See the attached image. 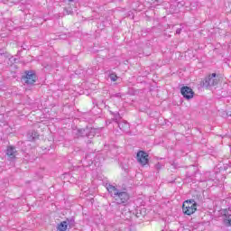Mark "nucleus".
I'll return each mask as SVG.
<instances>
[{
  "label": "nucleus",
  "instance_id": "nucleus-20",
  "mask_svg": "<svg viewBox=\"0 0 231 231\" xmlns=\"http://www.w3.org/2000/svg\"><path fill=\"white\" fill-rule=\"evenodd\" d=\"M156 3H163V0H155Z\"/></svg>",
  "mask_w": 231,
  "mask_h": 231
},
{
  "label": "nucleus",
  "instance_id": "nucleus-3",
  "mask_svg": "<svg viewBox=\"0 0 231 231\" xmlns=\"http://www.w3.org/2000/svg\"><path fill=\"white\" fill-rule=\"evenodd\" d=\"M74 138H80L87 136L88 138H93L95 136L96 132L94 128H78L73 130Z\"/></svg>",
  "mask_w": 231,
  "mask_h": 231
},
{
  "label": "nucleus",
  "instance_id": "nucleus-17",
  "mask_svg": "<svg viewBox=\"0 0 231 231\" xmlns=\"http://www.w3.org/2000/svg\"><path fill=\"white\" fill-rule=\"evenodd\" d=\"M173 8H174V5H171V14H176V12H178L177 8H175V9H173Z\"/></svg>",
  "mask_w": 231,
  "mask_h": 231
},
{
  "label": "nucleus",
  "instance_id": "nucleus-14",
  "mask_svg": "<svg viewBox=\"0 0 231 231\" xmlns=\"http://www.w3.org/2000/svg\"><path fill=\"white\" fill-rule=\"evenodd\" d=\"M114 120L116 124H120L122 122V116H120V113H114Z\"/></svg>",
  "mask_w": 231,
  "mask_h": 231
},
{
  "label": "nucleus",
  "instance_id": "nucleus-10",
  "mask_svg": "<svg viewBox=\"0 0 231 231\" xmlns=\"http://www.w3.org/2000/svg\"><path fill=\"white\" fill-rule=\"evenodd\" d=\"M119 129L123 131V133L129 132V123L127 121L121 120L120 123L117 124Z\"/></svg>",
  "mask_w": 231,
  "mask_h": 231
},
{
  "label": "nucleus",
  "instance_id": "nucleus-12",
  "mask_svg": "<svg viewBox=\"0 0 231 231\" xmlns=\"http://www.w3.org/2000/svg\"><path fill=\"white\" fill-rule=\"evenodd\" d=\"M67 230H68V222H66V220L58 224L57 231H67Z\"/></svg>",
  "mask_w": 231,
  "mask_h": 231
},
{
  "label": "nucleus",
  "instance_id": "nucleus-13",
  "mask_svg": "<svg viewBox=\"0 0 231 231\" xmlns=\"http://www.w3.org/2000/svg\"><path fill=\"white\" fill-rule=\"evenodd\" d=\"M65 221L67 222V226L69 228H73V226H75V218H67Z\"/></svg>",
  "mask_w": 231,
  "mask_h": 231
},
{
  "label": "nucleus",
  "instance_id": "nucleus-22",
  "mask_svg": "<svg viewBox=\"0 0 231 231\" xmlns=\"http://www.w3.org/2000/svg\"><path fill=\"white\" fill-rule=\"evenodd\" d=\"M69 2L73 1V0H69Z\"/></svg>",
  "mask_w": 231,
  "mask_h": 231
},
{
  "label": "nucleus",
  "instance_id": "nucleus-6",
  "mask_svg": "<svg viewBox=\"0 0 231 231\" xmlns=\"http://www.w3.org/2000/svg\"><path fill=\"white\" fill-rule=\"evenodd\" d=\"M136 158H137L138 163L143 165V167L144 165H147V163H149V154L146 152L139 151L137 152Z\"/></svg>",
  "mask_w": 231,
  "mask_h": 231
},
{
  "label": "nucleus",
  "instance_id": "nucleus-5",
  "mask_svg": "<svg viewBox=\"0 0 231 231\" xmlns=\"http://www.w3.org/2000/svg\"><path fill=\"white\" fill-rule=\"evenodd\" d=\"M217 84H219V79H217L216 73H212L203 81V88H212L213 86H217Z\"/></svg>",
  "mask_w": 231,
  "mask_h": 231
},
{
  "label": "nucleus",
  "instance_id": "nucleus-9",
  "mask_svg": "<svg viewBox=\"0 0 231 231\" xmlns=\"http://www.w3.org/2000/svg\"><path fill=\"white\" fill-rule=\"evenodd\" d=\"M224 223L226 225V226H231V209L230 208L228 209L224 210Z\"/></svg>",
  "mask_w": 231,
  "mask_h": 231
},
{
  "label": "nucleus",
  "instance_id": "nucleus-15",
  "mask_svg": "<svg viewBox=\"0 0 231 231\" xmlns=\"http://www.w3.org/2000/svg\"><path fill=\"white\" fill-rule=\"evenodd\" d=\"M109 79L112 82H116L118 80V76L116 73L109 74Z\"/></svg>",
  "mask_w": 231,
  "mask_h": 231
},
{
  "label": "nucleus",
  "instance_id": "nucleus-19",
  "mask_svg": "<svg viewBox=\"0 0 231 231\" xmlns=\"http://www.w3.org/2000/svg\"><path fill=\"white\" fill-rule=\"evenodd\" d=\"M28 156H29L28 154H26V155L24 156L23 159L25 160V162H30V159L28 158Z\"/></svg>",
  "mask_w": 231,
  "mask_h": 231
},
{
  "label": "nucleus",
  "instance_id": "nucleus-7",
  "mask_svg": "<svg viewBox=\"0 0 231 231\" xmlns=\"http://www.w3.org/2000/svg\"><path fill=\"white\" fill-rule=\"evenodd\" d=\"M180 93L187 100H190V98L194 97V91L189 87H182L180 88Z\"/></svg>",
  "mask_w": 231,
  "mask_h": 231
},
{
  "label": "nucleus",
  "instance_id": "nucleus-1",
  "mask_svg": "<svg viewBox=\"0 0 231 231\" xmlns=\"http://www.w3.org/2000/svg\"><path fill=\"white\" fill-rule=\"evenodd\" d=\"M106 190L113 199L114 203H116V205H122L123 207H126V205H129V199H131V195H129L127 189H118L116 186L108 184L106 185Z\"/></svg>",
  "mask_w": 231,
  "mask_h": 231
},
{
  "label": "nucleus",
  "instance_id": "nucleus-18",
  "mask_svg": "<svg viewBox=\"0 0 231 231\" xmlns=\"http://www.w3.org/2000/svg\"><path fill=\"white\" fill-rule=\"evenodd\" d=\"M176 33H177V35H180V33H181V28L177 29Z\"/></svg>",
  "mask_w": 231,
  "mask_h": 231
},
{
  "label": "nucleus",
  "instance_id": "nucleus-21",
  "mask_svg": "<svg viewBox=\"0 0 231 231\" xmlns=\"http://www.w3.org/2000/svg\"><path fill=\"white\" fill-rule=\"evenodd\" d=\"M88 143H91V140H88Z\"/></svg>",
  "mask_w": 231,
  "mask_h": 231
},
{
  "label": "nucleus",
  "instance_id": "nucleus-11",
  "mask_svg": "<svg viewBox=\"0 0 231 231\" xmlns=\"http://www.w3.org/2000/svg\"><path fill=\"white\" fill-rule=\"evenodd\" d=\"M27 138L29 142H33V140H37L39 138V133L36 131H32L27 134Z\"/></svg>",
  "mask_w": 231,
  "mask_h": 231
},
{
  "label": "nucleus",
  "instance_id": "nucleus-4",
  "mask_svg": "<svg viewBox=\"0 0 231 231\" xmlns=\"http://www.w3.org/2000/svg\"><path fill=\"white\" fill-rule=\"evenodd\" d=\"M22 80L27 86H33L37 81V75L33 73V70H26L25 75L22 77Z\"/></svg>",
  "mask_w": 231,
  "mask_h": 231
},
{
  "label": "nucleus",
  "instance_id": "nucleus-8",
  "mask_svg": "<svg viewBox=\"0 0 231 231\" xmlns=\"http://www.w3.org/2000/svg\"><path fill=\"white\" fill-rule=\"evenodd\" d=\"M17 150L14 146H8L6 149V155L8 160H15L17 157Z\"/></svg>",
  "mask_w": 231,
  "mask_h": 231
},
{
  "label": "nucleus",
  "instance_id": "nucleus-2",
  "mask_svg": "<svg viewBox=\"0 0 231 231\" xmlns=\"http://www.w3.org/2000/svg\"><path fill=\"white\" fill-rule=\"evenodd\" d=\"M198 210V203L194 199H189L182 204V212L186 216H192Z\"/></svg>",
  "mask_w": 231,
  "mask_h": 231
},
{
  "label": "nucleus",
  "instance_id": "nucleus-16",
  "mask_svg": "<svg viewBox=\"0 0 231 231\" xmlns=\"http://www.w3.org/2000/svg\"><path fill=\"white\" fill-rule=\"evenodd\" d=\"M185 6V1L180 0L177 2V8H183Z\"/></svg>",
  "mask_w": 231,
  "mask_h": 231
}]
</instances>
